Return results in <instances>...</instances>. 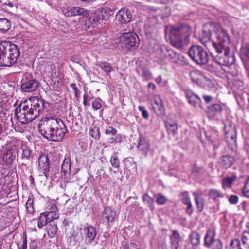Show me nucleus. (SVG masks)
I'll use <instances>...</instances> for the list:
<instances>
[{
    "label": "nucleus",
    "instance_id": "nucleus-64",
    "mask_svg": "<svg viewBox=\"0 0 249 249\" xmlns=\"http://www.w3.org/2000/svg\"><path fill=\"white\" fill-rule=\"evenodd\" d=\"M137 245L134 243H127L123 246V249H137Z\"/></svg>",
    "mask_w": 249,
    "mask_h": 249
},
{
    "label": "nucleus",
    "instance_id": "nucleus-53",
    "mask_svg": "<svg viewBox=\"0 0 249 249\" xmlns=\"http://www.w3.org/2000/svg\"><path fill=\"white\" fill-rule=\"evenodd\" d=\"M167 55L168 56V58L170 60H172L174 59H178V54L177 52L174 50L170 49L168 47Z\"/></svg>",
    "mask_w": 249,
    "mask_h": 249
},
{
    "label": "nucleus",
    "instance_id": "nucleus-54",
    "mask_svg": "<svg viewBox=\"0 0 249 249\" xmlns=\"http://www.w3.org/2000/svg\"><path fill=\"white\" fill-rule=\"evenodd\" d=\"M70 60L75 63L79 64L80 66L84 67L85 66V63L84 61L82 60L79 56L77 55H73L70 58Z\"/></svg>",
    "mask_w": 249,
    "mask_h": 249
},
{
    "label": "nucleus",
    "instance_id": "nucleus-2",
    "mask_svg": "<svg viewBox=\"0 0 249 249\" xmlns=\"http://www.w3.org/2000/svg\"><path fill=\"white\" fill-rule=\"evenodd\" d=\"M60 124L65 127L62 120L58 117H45L38 124L39 131L48 141L59 142L66 133L63 128H59Z\"/></svg>",
    "mask_w": 249,
    "mask_h": 249
},
{
    "label": "nucleus",
    "instance_id": "nucleus-46",
    "mask_svg": "<svg viewBox=\"0 0 249 249\" xmlns=\"http://www.w3.org/2000/svg\"><path fill=\"white\" fill-rule=\"evenodd\" d=\"M110 163L112 166L115 169H118L120 167V160L117 154L114 153L111 156L110 160Z\"/></svg>",
    "mask_w": 249,
    "mask_h": 249
},
{
    "label": "nucleus",
    "instance_id": "nucleus-28",
    "mask_svg": "<svg viewBox=\"0 0 249 249\" xmlns=\"http://www.w3.org/2000/svg\"><path fill=\"white\" fill-rule=\"evenodd\" d=\"M237 178V177L235 174H233L230 177H226L222 180V188L224 189L227 188H231L233 182L236 180Z\"/></svg>",
    "mask_w": 249,
    "mask_h": 249
},
{
    "label": "nucleus",
    "instance_id": "nucleus-51",
    "mask_svg": "<svg viewBox=\"0 0 249 249\" xmlns=\"http://www.w3.org/2000/svg\"><path fill=\"white\" fill-rule=\"evenodd\" d=\"M209 141L213 145V148L214 150H216L219 148L223 141L222 139L219 138L215 139H211V137H210Z\"/></svg>",
    "mask_w": 249,
    "mask_h": 249
},
{
    "label": "nucleus",
    "instance_id": "nucleus-27",
    "mask_svg": "<svg viewBox=\"0 0 249 249\" xmlns=\"http://www.w3.org/2000/svg\"><path fill=\"white\" fill-rule=\"evenodd\" d=\"M123 163L124 164V170L125 171H133L137 169V165L134 161V158L131 157L124 159Z\"/></svg>",
    "mask_w": 249,
    "mask_h": 249
},
{
    "label": "nucleus",
    "instance_id": "nucleus-4",
    "mask_svg": "<svg viewBox=\"0 0 249 249\" xmlns=\"http://www.w3.org/2000/svg\"><path fill=\"white\" fill-rule=\"evenodd\" d=\"M20 56L19 47L7 41L0 42V66L11 67L18 63Z\"/></svg>",
    "mask_w": 249,
    "mask_h": 249
},
{
    "label": "nucleus",
    "instance_id": "nucleus-19",
    "mask_svg": "<svg viewBox=\"0 0 249 249\" xmlns=\"http://www.w3.org/2000/svg\"><path fill=\"white\" fill-rule=\"evenodd\" d=\"M17 156L18 153L16 150L14 149H10L6 151H4L2 160L5 165L12 167Z\"/></svg>",
    "mask_w": 249,
    "mask_h": 249
},
{
    "label": "nucleus",
    "instance_id": "nucleus-33",
    "mask_svg": "<svg viewBox=\"0 0 249 249\" xmlns=\"http://www.w3.org/2000/svg\"><path fill=\"white\" fill-rule=\"evenodd\" d=\"M190 77L191 81L200 87L203 75L201 74L198 72L194 71L190 72Z\"/></svg>",
    "mask_w": 249,
    "mask_h": 249
},
{
    "label": "nucleus",
    "instance_id": "nucleus-31",
    "mask_svg": "<svg viewBox=\"0 0 249 249\" xmlns=\"http://www.w3.org/2000/svg\"><path fill=\"white\" fill-rule=\"evenodd\" d=\"M240 56L242 60L249 64V44H246L240 49Z\"/></svg>",
    "mask_w": 249,
    "mask_h": 249
},
{
    "label": "nucleus",
    "instance_id": "nucleus-6",
    "mask_svg": "<svg viewBox=\"0 0 249 249\" xmlns=\"http://www.w3.org/2000/svg\"><path fill=\"white\" fill-rule=\"evenodd\" d=\"M211 42V50H218L220 53V46L230 45V39L227 31L224 29L219 24L216 23L213 38Z\"/></svg>",
    "mask_w": 249,
    "mask_h": 249
},
{
    "label": "nucleus",
    "instance_id": "nucleus-42",
    "mask_svg": "<svg viewBox=\"0 0 249 249\" xmlns=\"http://www.w3.org/2000/svg\"><path fill=\"white\" fill-rule=\"evenodd\" d=\"M205 171V169L203 167L198 166L196 163H194L191 167L192 174L197 176L203 175Z\"/></svg>",
    "mask_w": 249,
    "mask_h": 249
},
{
    "label": "nucleus",
    "instance_id": "nucleus-10",
    "mask_svg": "<svg viewBox=\"0 0 249 249\" xmlns=\"http://www.w3.org/2000/svg\"><path fill=\"white\" fill-rule=\"evenodd\" d=\"M215 24L216 22H209L204 24L199 35L200 39L202 43L209 42L211 45V41L213 38Z\"/></svg>",
    "mask_w": 249,
    "mask_h": 249
},
{
    "label": "nucleus",
    "instance_id": "nucleus-61",
    "mask_svg": "<svg viewBox=\"0 0 249 249\" xmlns=\"http://www.w3.org/2000/svg\"><path fill=\"white\" fill-rule=\"evenodd\" d=\"M239 201V197L237 195H231L229 198V202L231 204L235 205Z\"/></svg>",
    "mask_w": 249,
    "mask_h": 249
},
{
    "label": "nucleus",
    "instance_id": "nucleus-41",
    "mask_svg": "<svg viewBox=\"0 0 249 249\" xmlns=\"http://www.w3.org/2000/svg\"><path fill=\"white\" fill-rule=\"evenodd\" d=\"M200 87L207 89H210L214 87V84L210 78L203 75Z\"/></svg>",
    "mask_w": 249,
    "mask_h": 249
},
{
    "label": "nucleus",
    "instance_id": "nucleus-37",
    "mask_svg": "<svg viewBox=\"0 0 249 249\" xmlns=\"http://www.w3.org/2000/svg\"><path fill=\"white\" fill-rule=\"evenodd\" d=\"M96 65L100 68L104 72L108 74L113 70V68L111 65L106 61L99 62Z\"/></svg>",
    "mask_w": 249,
    "mask_h": 249
},
{
    "label": "nucleus",
    "instance_id": "nucleus-39",
    "mask_svg": "<svg viewBox=\"0 0 249 249\" xmlns=\"http://www.w3.org/2000/svg\"><path fill=\"white\" fill-rule=\"evenodd\" d=\"M208 196L214 201H216L217 198H222L224 197L222 193L215 189H211L209 191Z\"/></svg>",
    "mask_w": 249,
    "mask_h": 249
},
{
    "label": "nucleus",
    "instance_id": "nucleus-63",
    "mask_svg": "<svg viewBox=\"0 0 249 249\" xmlns=\"http://www.w3.org/2000/svg\"><path fill=\"white\" fill-rule=\"evenodd\" d=\"M23 242L21 247H18V249H27V237L26 233L23 234Z\"/></svg>",
    "mask_w": 249,
    "mask_h": 249
},
{
    "label": "nucleus",
    "instance_id": "nucleus-43",
    "mask_svg": "<svg viewBox=\"0 0 249 249\" xmlns=\"http://www.w3.org/2000/svg\"><path fill=\"white\" fill-rule=\"evenodd\" d=\"M142 201L148 206L151 211H154L155 209L154 199L147 194H145L143 196Z\"/></svg>",
    "mask_w": 249,
    "mask_h": 249
},
{
    "label": "nucleus",
    "instance_id": "nucleus-30",
    "mask_svg": "<svg viewBox=\"0 0 249 249\" xmlns=\"http://www.w3.org/2000/svg\"><path fill=\"white\" fill-rule=\"evenodd\" d=\"M189 239L193 246L197 247L200 244V235L196 231H191Z\"/></svg>",
    "mask_w": 249,
    "mask_h": 249
},
{
    "label": "nucleus",
    "instance_id": "nucleus-55",
    "mask_svg": "<svg viewBox=\"0 0 249 249\" xmlns=\"http://www.w3.org/2000/svg\"><path fill=\"white\" fill-rule=\"evenodd\" d=\"M181 195L182 196L181 198V202L183 204L186 205L191 202L190 198L188 195V192L187 191L183 192Z\"/></svg>",
    "mask_w": 249,
    "mask_h": 249
},
{
    "label": "nucleus",
    "instance_id": "nucleus-3",
    "mask_svg": "<svg viewBox=\"0 0 249 249\" xmlns=\"http://www.w3.org/2000/svg\"><path fill=\"white\" fill-rule=\"evenodd\" d=\"M169 27V39L172 46L179 49L190 42L192 28L187 23H178Z\"/></svg>",
    "mask_w": 249,
    "mask_h": 249
},
{
    "label": "nucleus",
    "instance_id": "nucleus-44",
    "mask_svg": "<svg viewBox=\"0 0 249 249\" xmlns=\"http://www.w3.org/2000/svg\"><path fill=\"white\" fill-rule=\"evenodd\" d=\"M89 135L95 140L99 141L100 139L101 135L100 129L98 126H94L89 129Z\"/></svg>",
    "mask_w": 249,
    "mask_h": 249
},
{
    "label": "nucleus",
    "instance_id": "nucleus-18",
    "mask_svg": "<svg viewBox=\"0 0 249 249\" xmlns=\"http://www.w3.org/2000/svg\"><path fill=\"white\" fill-rule=\"evenodd\" d=\"M71 160L69 154L66 155L61 165V173L65 179L69 180L71 176Z\"/></svg>",
    "mask_w": 249,
    "mask_h": 249
},
{
    "label": "nucleus",
    "instance_id": "nucleus-25",
    "mask_svg": "<svg viewBox=\"0 0 249 249\" xmlns=\"http://www.w3.org/2000/svg\"><path fill=\"white\" fill-rule=\"evenodd\" d=\"M150 144L148 141L143 137L139 138L138 148L141 152V154L146 157L149 150Z\"/></svg>",
    "mask_w": 249,
    "mask_h": 249
},
{
    "label": "nucleus",
    "instance_id": "nucleus-11",
    "mask_svg": "<svg viewBox=\"0 0 249 249\" xmlns=\"http://www.w3.org/2000/svg\"><path fill=\"white\" fill-rule=\"evenodd\" d=\"M230 46L231 44L225 46L218 47L219 49L220 48V53L218 50H211V55L216 63L222 65L223 63L227 62L226 59L228 58L230 55Z\"/></svg>",
    "mask_w": 249,
    "mask_h": 249
},
{
    "label": "nucleus",
    "instance_id": "nucleus-58",
    "mask_svg": "<svg viewBox=\"0 0 249 249\" xmlns=\"http://www.w3.org/2000/svg\"><path fill=\"white\" fill-rule=\"evenodd\" d=\"M211 248L212 249H223V243L220 239H216Z\"/></svg>",
    "mask_w": 249,
    "mask_h": 249
},
{
    "label": "nucleus",
    "instance_id": "nucleus-47",
    "mask_svg": "<svg viewBox=\"0 0 249 249\" xmlns=\"http://www.w3.org/2000/svg\"><path fill=\"white\" fill-rule=\"evenodd\" d=\"M166 47L167 46L165 45L158 46L156 50V53L157 58L163 60V57L164 56L163 53H164V51H166Z\"/></svg>",
    "mask_w": 249,
    "mask_h": 249
},
{
    "label": "nucleus",
    "instance_id": "nucleus-59",
    "mask_svg": "<svg viewBox=\"0 0 249 249\" xmlns=\"http://www.w3.org/2000/svg\"><path fill=\"white\" fill-rule=\"evenodd\" d=\"M138 110L142 113V117L145 119H148L149 117L148 112L145 109V107L142 106H138Z\"/></svg>",
    "mask_w": 249,
    "mask_h": 249
},
{
    "label": "nucleus",
    "instance_id": "nucleus-49",
    "mask_svg": "<svg viewBox=\"0 0 249 249\" xmlns=\"http://www.w3.org/2000/svg\"><path fill=\"white\" fill-rule=\"evenodd\" d=\"M26 208L29 214H33L34 213V200L33 199L31 198L30 197H29L26 202Z\"/></svg>",
    "mask_w": 249,
    "mask_h": 249
},
{
    "label": "nucleus",
    "instance_id": "nucleus-16",
    "mask_svg": "<svg viewBox=\"0 0 249 249\" xmlns=\"http://www.w3.org/2000/svg\"><path fill=\"white\" fill-rule=\"evenodd\" d=\"M116 212L114 209L107 206L104 208L102 213V217L104 222H106L107 226L110 227L115 221Z\"/></svg>",
    "mask_w": 249,
    "mask_h": 249
},
{
    "label": "nucleus",
    "instance_id": "nucleus-24",
    "mask_svg": "<svg viewBox=\"0 0 249 249\" xmlns=\"http://www.w3.org/2000/svg\"><path fill=\"white\" fill-rule=\"evenodd\" d=\"M235 162V160L234 157L226 154L221 157L219 163L223 168L227 169L231 167L234 164Z\"/></svg>",
    "mask_w": 249,
    "mask_h": 249
},
{
    "label": "nucleus",
    "instance_id": "nucleus-62",
    "mask_svg": "<svg viewBox=\"0 0 249 249\" xmlns=\"http://www.w3.org/2000/svg\"><path fill=\"white\" fill-rule=\"evenodd\" d=\"M80 235H78V234H75V233L74 232L71 235V237L74 239V241L78 243H80L83 242L82 239V232L80 231ZM70 237H71V236Z\"/></svg>",
    "mask_w": 249,
    "mask_h": 249
},
{
    "label": "nucleus",
    "instance_id": "nucleus-1",
    "mask_svg": "<svg viewBox=\"0 0 249 249\" xmlns=\"http://www.w3.org/2000/svg\"><path fill=\"white\" fill-rule=\"evenodd\" d=\"M49 103L41 97H32L20 103L15 109V115L22 124H28L42 114Z\"/></svg>",
    "mask_w": 249,
    "mask_h": 249
},
{
    "label": "nucleus",
    "instance_id": "nucleus-26",
    "mask_svg": "<svg viewBox=\"0 0 249 249\" xmlns=\"http://www.w3.org/2000/svg\"><path fill=\"white\" fill-rule=\"evenodd\" d=\"M172 234L170 236L171 249H178L180 241V235L177 230H172Z\"/></svg>",
    "mask_w": 249,
    "mask_h": 249
},
{
    "label": "nucleus",
    "instance_id": "nucleus-23",
    "mask_svg": "<svg viewBox=\"0 0 249 249\" xmlns=\"http://www.w3.org/2000/svg\"><path fill=\"white\" fill-rule=\"evenodd\" d=\"M32 150L27 146L22 148L21 160L22 165L27 166L32 163L33 155L31 154Z\"/></svg>",
    "mask_w": 249,
    "mask_h": 249
},
{
    "label": "nucleus",
    "instance_id": "nucleus-40",
    "mask_svg": "<svg viewBox=\"0 0 249 249\" xmlns=\"http://www.w3.org/2000/svg\"><path fill=\"white\" fill-rule=\"evenodd\" d=\"M224 130L226 135H228L230 132L236 130V126L231 121L227 120L224 123Z\"/></svg>",
    "mask_w": 249,
    "mask_h": 249
},
{
    "label": "nucleus",
    "instance_id": "nucleus-50",
    "mask_svg": "<svg viewBox=\"0 0 249 249\" xmlns=\"http://www.w3.org/2000/svg\"><path fill=\"white\" fill-rule=\"evenodd\" d=\"M242 241L245 248H249V231H244L242 235Z\"/></svg>",
    "mask_w": 249,
    "mask_h": 249
},
{
    "label": "nucleus",
    "instance_id": "nucleus-12",
    "mask_svg": "<svg viewBox=\"0 0 249 249\" xmlns=\"http://www.w3.org/2000/svg\"><path fill=\"white\" fill-rule=\"evenodd\" d=\"M86 227L80 228L82 232V239L87 244H90L94 240L97 235L96 228L91 225L86 224Z\"/></svg>",
    "mask_w": 249,
    "mask_h": 249
},
{
    "label": "nucleus",
    "instance_id": "nucleus-8",
    "mask_svg": "<svg viewBox=\"0 0 249 249\" xmlns=\"http://www.w3.org/2000/svg\"><path fill=\"white\" fill-rule=\"evenodd\" d=\"M118 39L122 46L128 50H136L139 45L138 36L134 32L123 33Z\"/></svg>",
    "mask_w": 249,
    "mask_h": 249
},
{
    "label": "nucleus",
    "instance_id": "nucleus-5",
    "mask_svg": "<svg viewBox=\"0 0 249 249\" xmlns=\"http://www.w3.org/2000/svg\"><path fill=\"white\" fill-rule=\"evenodd\" d=\"M113 11L110 8H99L95 11L89 10L86 24L89 27H95L99 24L107 20L109 17L113 14Z\"/></svg>",
    "mask_w": 249,
    "mask_h": 249
},
{
    "label": "nucleus",
    "instance_id": "nucleus-45",
    "mask_svg": "<svg viewBox=\"0 0 249 249\" xmlns=\"http://www.w3.org/2000/svg\"><path fill=\"white\" fill-rule=\"evenodd\" d=\"M226 249H243L241 247V242L239 239H234L232 240L229 247H226Z\"/></svg>",
    "mask_w": 249,
    "mask_h": 249
},
{
    "label": "nucleus",
    "instance_id": "nucleus-15",
    "mask_svg": "<svg viewBox=\"0 0 249 249\" xmlns=\"http://www.w3.org/2000/svg\"><path fill=\"white\" fill-rule=\"evenodd\" d=\"M223 110V107L220 104L215 103L207 107L206 113L209 119H213L221 116Z\"/></svg>",
    "mask_w": 249,
    "mask_h": 249
},
{
    "label": "nucleus",
    "instance_id": "nucleus-29",
    "mask_svg": "<svg viewBox=\"0 0 249 249\" xmlns=\"http://www.w3.org/2000/svg\"><path fill=\"white\" fill-rule=\"evenodd\" d=\"M195 197L196 204L198 212H201L204 207L205 199L201 197V194L198 195L196 193H193Z\"/></svg>",
    "mask_w": 249,
    "mask_h": 249
},
{
    "label": "nucleus",
    "instance_id": "nucleus-34",
    "mask_svg": "<svg viewBox=\"0 0 249 249\" xmlns=\"http://www.w3.org/2000/svg\"><path fill=\"white\" fill-rule=\"evenodd\" d=\"M57 226L54 222L52 221L49 223L47 226L46 230L48 235L50 238L54 237L57 232Z\"/></svg>",
    "mask_w": 249,
    "mask_h": 249
},
{
    "label": "nucleus",
    "instance_id": "nucleus-14",
    "mask_svg": "<svg viewBox=\"0 0 249 249\" xmlns=\"http://www.w3.org/2000/svg\"><path fill=\"white\" fill-rule=\"evenodd\" d=\"M38 168L43 171V175L47 178L49 177L50 160L48 155L41 153L38 159Z\"/></svg>",
    "mask_w": 249,
    "mask_h": 249
},
{
    "label": "nucleus",
    "instance_id": "nucleus-20",
    "mask_svg": "<svg viewBox=\"0 0 249 249\" xmlns=\"http://www.w3.org/2000/svg\"><path fill=\"white\" fill-rule=\"evenodd\" d=\"M40 86V83L35 79H31L23 82L21 85L22 90L24 92L35 91Z\"/></svg>",
    "mask_w": 249,
    "mask_h": 249
},
{
    "label": "nucleus",
    "instance_id": "nucleus-32",
    "mask_svg": "<svg viewBox=\"0 0 249 249\" xmlns=\"http://www.w3.org/2000/svg\"><path fill=\"white\" fill-rule=\"evenodd\" d=\"M155 104L156 105V107L153 106V108L154 110L156 108H157V110L156 111L157 114L158 116L162 117L165 116L166 111L163 102L160 99L159 101H155Z\"/></svg>",
    "mask_w": 249,
    "mask_h": 249
},
{
    "label": "nucleus",
    "instance_id": "nucleus-36",
    "mask_svg": "<svg viewBox=\"0 0 249 249\" xmlns=\"http://www.w3.org/2000/svg\"><path fill=\"white\" fill-rule=\"evenodd\" d=\"M233 132H230L228 135H226L227 138H230L232 141V143L229 145L230 148L232 151H234L235 149L237 148V131H233Z\"/></svg>",
    "mask_w": 249,
    "mask_h": 249
},
{
    "label": "nucleus",
    "instance_id": "nucleus-13",
    "mask_svg": "<svg viewBox=\"0 0 249 249\" xmlns=\"http://www.w3.org/2000/svg\"><path fill=\"white\" fill-rule=\"evenodd\" d=\"M183 91L190 105L196 108H203L201 99L197 94L189 89H184Z\"/></svg>",
    "mask_w": 249,
    "mask_h": 249
},
{
    "label": "nucleus",
    "instance_id": "nucleus-52",
    "mask_svg": "<svg viewBox=\"0 0 249 249\" xmlns=\"http://www.w3.org/2000/svg\"><path fill=\"white\" fill-rule=\"evenodd\" d=\"M242 193L245 196L249 198V177L247 178L242 189Z\"/></svg>",
    "mask_w": 249,
    "mask_h": 249
},
{
    "label": "nucleus",
    "instance_id": "nucleus-57",
    "mask_svg": "<svg viewBox=\"0 0 249 249\" xmlns=\"http://www.w3.org/2000/svg\"><path fill=\"white\" fill-rule=\"evenodd\" d=\"M83 98V105L84 106H89L90 105V101L93 98V96L92 95L89 96L88 94L85 93L84 94Z\"/></svg>",
    "mask_w": 249,
    "mask_h": 249
},
{
    "label": "nucleus",
    "instance_id": "nucleus-17",
    "mask_svg": "<svg viewBox=\"0 0 249 249\" xmlns=\"http://www.w3.org/2000/svg\"><path fill=\"white\" fill-rule=\"evenodd\" d=\"M132 18V15L131 11L125 8L121 9L116 15V20L122 24L129 23Z\"/></svg>",
    "mask_w": 249,
    "mask_h": 249
},
{
    "label": "nucleus",
    "instance_id": "nucleus-38",
    "mask_svg": "<svg viewBox=\"0 0 249 249\" xmlns=\"http://www.w3.org/2000/svg\"><path fill=\"white\" fill-rule=\"evenodd\" d=\"M165 125L169 134L175 135L177 133L178 125L176 123H170L168 121H165Z\"/></svg>",
    "mask_w": 249,
    "mask_h": 249
},
{
    "label": "nucleus",
    "instance_id": "nucleus-21",
    "mask_svg": "<svg viewBox=\"0 0 249 249\" xmlns=\"http://www.w3.org/2000/svg\"><path fill=\"white\" fill-rule=\"evenodd\" d=\"M216 231L214 229H209L207 230L204 239V245L207 248H211L216 239Z\"/></svg>",
    "mask_w": 249,
    "mask_h": 249
},
{
    "label": "nucleus",
    "instance_id": "nucleus-7",
    "mask_svg": "<svg viewBox=\"0 0 249 249\" xmlns=\"http://www.w3.org/2000/svg\"><path fill=\"white\" fill-rule=\"evenodd\" d=\"M188 53L192 60L197 64L203 65L208 62V53L201 46L198 45H192L189 48Z\"/></svg>",
    "mask_w": 249,
    "mask_h": 249
},
{
    "label": "nucleus",
    "instance_id": "nucleus-9",
    "mask_svg": "<svg viewBox=\"0 0 249 249\" xmlns=\"http://www.w3.org/2000/svg\"><path fill=\"white\" fill-rule=\"evenodd\" d=\"M105 134L104 139L107 140V142L102 144L104 148L107 147L109 144L121 143L123 141L122 135L118 134L117 129L113 126H108L105 130Z\"/></svg>",
    "mask_w": 249,
    "mask_h": 249
},
{
    "label": "nucleus",
    "instance_id": "nucleus-22",
    "mask_svg": "<svg viewBox=\"0 0 249 249\" xmlns=\"http://www.w3.org/2000/svg\"><path fill=\"white\" fill-rule=\"evenodd\" d=\"M53 213L51 212H43L40 213L38 218L37 227L41 229L43 226L47 225L52 221Z\"/></svg>",
    "mask_w": 249,
    "mask_h": 249
},
{
    "label": "nucleus",
    "instance_id": "nucleus-60",
    "mask_svg": "<svg viewBox=\"0 0 249 249\" xmlns=\"http://www.w3.org/2000/svg\"><path fill=\"white\" fill-rule=\"evenodd\" d=\"M77 7H73L71 8L67 11L66 14L67 16L72 17L77 16Z\"/></svg>",
    "mask_w": 249,
    "mask_h": 249
},
{
    "label": "nucleus",
    "instance_id": "nucleus-35",
    "mask_svg": "<svg viewBox=\"0 0 249 249\" xmlns=\"http://www.w3.org/2000/svg\"><path fill=\"white\" fill-rule=\"evenodd\" d=\"M11 22L6 18L0 19V31L2 33L7 32L11 27Z\"/></svg>",
    "mask_w": 249,
    "mask_h": 249
},
{
    "label": "nucleus",
    "instance_id": "nucleus-56",
    "mask_svg": "<svg viewBox=\"0 0 249 249\" xmlns=\"http://www.w3.org/2000/svg\"><path fill=\"white\" fill-rule=\"evenodd\" d=\"M77 16H82L87 18L89 10H88L84 8L77 7Z\"/></svg>",
    "mask_w": 249,
    "mask_h": 249
},
{
    "label": "nucleus",
    "instance_id": "nucleus-48",
    "mask_svg": "<svg viewBox=\"0 0 249 249\" xmlns=\"http://www.w3.org/2000/svg\"><path fill=\"white\" fill-rule=\"evenodd\" d=\"M155 196L156 197V202L158 205H164L167 201V199L161 193L156 194Z\"/></svg>",
    "mask_w": 249,
    "mask_h": 249
}]
</instances>
